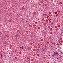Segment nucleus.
I'll list each match as a JSON object with an SVG mask.
<instances>
[{"instance_id":"39448f33","label":"nucleus","mask_w":63,"mask_h":63,"mask_svg":"<svg viewBox=\"0 0 63 63\" xmlns=\"http://www.w3.org/2000/svg\"><path fill=\"white\" fill-rule=\"evenodd\" d=\"M54 55H52V56H54Z\"/></svg>"},{"instance_id":"f03ea898","label":"nucleus","mask_w":63,"mask_h":63,"mask_svg":"<svg viewBox=\"0 0 63 63\" xmlns=\"http://www.w3.org/2000/svg\"><path fill=\"white\" fill-rule=\"evenodd\" d=\"M55 14H57V12H55Z\"/></svg>"},{"instance_id":"423d86ee","label":"nucleus","mask_w":63,"mask_h":63,"mask_svg":"<svg viewBox=\"0 0 63 63\" xmlns=\"http://www.w3.org/2000/svg\"><path fill=\"white\" fill-rule=\"evenodd\" d=\"M53 24V23H52V24Z\"/></svg>"},{"instance_id":"20e7f679","label":"nucleus","mask_w":63,"mask_h":63,"mask_svg":"<svg viewBox=\"0 0 63 63\" xmlns=\"http://www.w3.org/2000/svg\"><path fill=\"white\" fill-rule=\"evenodd\" d=\"M23 47V46L22 47V48Z\"/></svg>"},{"instance_id":"7ed1b4c3","label":"nucleus","mask_w":63,"mask_h":63,"mask_svg":"<svg viewBox=\"0 0 63 63\" xmlns=\"http://www.w3.org/2000/svg\"><path fill=\"white\" fill-rule=\"evenodd\" d=\"M20 48H22V47H20Z\"/></svg>"},{"instance_id":"f257e3e1","label":"nucleus","mask_w":63,"mask_h":63,"mask_svg":"<svg viewBox=\"0 0 63 63\" xmlns=\"http://www.w3.org/2000/svg\"><path fill=\"white\" fill-rule=\"evenodd\" d=\"M58 52H56L55 53V54H56L58 56L59 55V54H58Z\"/></svg>"},{"instance_id":"6e6552de","label":"nucleus","mask_w":63,"mask_h":63,"mask_svg":"<svg viewBox=\"0 0 63 63\" xmlns=\"http://www.w3.org/2000/svg\"><path fill=\"white\" fill-rule=\"evenodd\" d=\"M22 49H23V48H22Z\"/></svg>"},{"instance_id":"1a4fd4ad","label":"nucleus","mask_w":63,"mask_h":63,"mask_svg":"<svg viewBox=\"0 0 63 63\" xmlns=\"http://www.w3.org/2000/svg\"><path fill=\"white\" fill-rule=\"evenodd\" d=\"M49 56H50V55H49Z\"/></svg>"},{"instance_id":"0eeeda50","label":"nucleus","mask_w":63,"mask_h":63,"mask_svg":"<svg viewBox=\"0 0 63 63\" xmlns=\"http://www.w3.org/2000/svg\"><path fill=\"white\" fill-rule=\"evenodd\" d=\"M59 43H60V42H59Z\"/></svg>"}]
</instances>
